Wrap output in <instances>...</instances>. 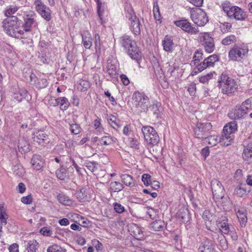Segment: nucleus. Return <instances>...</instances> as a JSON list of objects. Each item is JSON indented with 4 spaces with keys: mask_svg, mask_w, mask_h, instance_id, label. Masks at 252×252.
<instances>
[{
    "mask_svg": "<svg viewBox=\"0 0 252 252\" xmlns=\"http://www.w3.org/2000/svg\"><path fill=\"white\" fill-rule=\"evenodd\" d=\"M21 20L17 17L6 18L3 22V28L8 35L17 38H27L23 27L21 26Z\"/></svg>",
    "mask_w": 252,
    "mask_h": 252,
    "instance_id": "obj_1",
    "label": "nucleus"
},
{
    "mask_svg": "<svg viewBox=\"0 0 252 252\" xmlns=\"http://www.w3.org/2000/svg\"><path fill=\"white\" fill-rule=\"evenodd\" d=\"M218 86L223 94L230 95L234 93L238 88L236 82L226 74L222 73L218 81Z\"/></svg>",
    "mask_w": 252,
    "mask_h": 252,
    "instance_id": "obj_2",
    "label": "nucleus"
},
{
    "mask_svg": "<svg viewBox=\"0 0 252 252\" xmlns=\"http://www.w3.org/2000/svg\"><path fill=\"white\" fill-rule=\"evenodd\" d=\"M122 46L127 51L130 58L134 60H138L140 57V50L137 47L136 42L128 35L125 34L121 37Z\"/></svg>",
    "mask_w": 252,
    "mask_h": 252,
    "instance_id": "obj_3",
    "label": "nucleus"
},
{
    "mask_svg": "<svg viewBox=\"0 0 252 252\" xmlns=\"http://www.w3.org/2000/svg\"><path fill=\"white\" fill-rule=\"evenodd\" d=\"M222 8L230 18L244 21L247 18L246 13L242 9L236 6H232L229 2L223 3L222 4Z\"/></svg>",
    "mask_w": 252,
    "mask_h": 252,
    "instance_id": "obj_4",
    "label": "nucleus"
},
{
    "mask_svg": "<svg viewBox=\"0 0 252 252\" xmlns=\"http://www.w3.org/2000/svg\"><path fill=\"white\" fill-rule=\"evenodd\" d=\"M132 99L134 101L136 109L140 112H145L148 110L150 102L149 97L144 93L134 92Z\"/></svg>",
    "mask_w": 252,
    "mask_h": 252,
    "instance_id": "obj_5",
    "label": "nucleus"
},
{
    "mask_svg": "<svg viewBox=\"0 0 252 252\" xmlns=\"http://www.w3.org/2000/svg\"><path fill=\"white\" fill-rule=\"evenodd\" d=\"M249 52L246 46H234L228 53V58L232 61L242 62Z\"/></svg>",
    "mask_w": 252,
    "mask_h": 252,
    "instance_id": "obj_6",
    "label": "nucleus"
},
{
    "mask_svg": "<svg viewBox=\"0 0 252 252\" xmlns=\"http://www.w3.org/2000/svg\"><path fill=\"white\" fill-rule=\"evenodd\" d=\"M190 15L192 21L198 26H204L208 22L206 12L200 8L191 9Z\"/></svg>",
    "mask_w": 252,
    "mask_h": 252,
    "instance_id": "obj_7",
    "label": "nucleus"
},
{
    "mask_svg": "<svg viewBox=\"0 0 252 252\" xmlns=\"http://www.w3.org/2000/svg\"><path fill=\"white\" fill-rule=\"evenodd\" d=\"M199 41L205 51L207 53H212L215 49L214 40L209 32H201L199 35Z\"/></svg>",
    "mask_w": 252,
    "mask_h": 252,
    "instance_id": "obj_8",
    "label": "nucleus"
},
{
    "mask_svg": "<svg viewBox=\"0 0 252 252\" xmlns=\"http://www.w3.org/2000/svg\"><path fill=\"white\" fill-rule=\"evenodd\" d=\"M145 140L152 145L158 143L159 139V136L156 130L152 126H143L141 129Z\"/></svg>",
    "mask_w": 252,
    "mask_h": 252,
    "instance_id": "obj_9",
    "label": "nucleus"
},
{
    "mask_svg": "<svg viewBox=\"0 0 252 252\" xmlns=\"http://www.w3.org/2000/svg\"><path fill=\"white\" fill-rule=\"evenodd\" d=\"M35 14L33 11H29L25 13L24 16V24L22 26L25 34L27 38L31 33V28L35 23Z\"/></svg>",
    "mask_w": 252,
    "mask_h": 252,
    "instance_id": "obj_10",
    "label": "nucleus"
},
{
    "mask_svg": "<svg viewBox=\"0 0 252 252\" xmlns=\"http://www.w3.org/2000/svg\"><path fill=\"white\" fill-rule=\"evenodd\" d=\"M34 4L38 13L46 21H49L51 19V11L50 8L41 0H35Z\"/></svg>",
    "mask_w": 252,
    "mask_h": 252,
    "instance_id": "obj_11",
    "label": "nucleus"
},
{
    "mask_svg": "<svg viewBox=\"0 0 252 252\" xmlns=\"http://www.w3.org/2000/svg\"><path fill=\"white\" fill-rule=\"evenodd\" d=\"M251 106V101L247 99L239 107H236L234 109L233 113L230 114V117L233 119H241L248 113V110Z\"/></svg>",
    "mask_w": 252,
    "mask_h": 252,
    "instance_id": "obj_12",
    "label": "nucleus"
},
{
    "mask_svg": "<svg viewBox=\"0 0 252 252\" xmlns=\"http://www.w3.org/2000/svg\"><path fill=\"white\" fill-rule=\"evenodd\" d=\"M174 23L176 26L180 28L184 31L189 34H195L199 32L198 29L193 27L191 24L187 19L175 21Z\"/></svg>",
    "mask_w": 252,
    "mask_h": 252,
    "instance_id": "obj_13",
    "label": "nucleus"
},
{
    "mask_svg": "<svg viewBox=\"0 0 252 252\" xmlns=\"http://www.w3.org/2000/svg\"><path fill=\"white\" fill-rule=\"evenodd\" d=\"M211 186L213 196L216 199H222L224 195V189L221 183L216 179L211 182Z\"/></svg>",
    "mask_w": 252,
    "mask_h": 252,
    "instance_id": "obj_14",
    "label": "nucleus"
},
{
    "mask_svg": "<svg viewBox=\"0 0 252 252\" xmlns=\"http://www.w3.org/2000/svg\"><path fill=\"white\" fill-rule=\"evenodd\" d=\"M212 126L210 123H198L194 129V135L196 138H204L206 134L210 129Z\"/></svg>",
    "mask_w": 252,
    "mask_h": 252,
    "instance_id": "obj_15",
    "label": "nucleus"
},
{
    "mask_svg": "<svg viewBox=\"0 0 252 252\" xmlns=\"http://www.w3.org/2000/svg\"><path fill=\"white\" fill-rule=\"evenodd\" d=\"M32 138L34 142H36L42 146H44L50 142L48 135L41 130H37L33 132Z\"/></svg>",
    "mask_w": 252,
    "mask_h": 252,
    "instance_id": "obj_16",
    "label": "nucleus"
},
{
    "mask_svg": "<svg viewBox=\"0 0 252 252\" xmlns=\"http://www.w3.org/2000/svg\"><path fill=\"white\" fill-rule=\"evenodd\" d=\"M216 224L220 231L225 234H228L231 231L232 226L228 223V219L224 216L219 217L216 221Z\"/></svg>",
    "mask_w": 252,
    "mask_h": 252,
    "instance_id": "obj_17",
    "label": "nucleus"
},
{
    "mask_svg": "<svg viewBox=\"0 0 252 252\" xmlns=\"http://www.w3.org/2000/svg\"><path fill=\"white\" fill-rule=\"evenodd\" d=\"M214 245L213 241L208 238L204 239L200 244L199 248V252H213Z\"/></svg>",
    "mask_w": 252,
    "mask_h": 252,
    "instance_id": "obj_18",
    "label": "nucleus"
},
{
    "mask_svg": "<svg viewBox=\"0 0 252 252\" xmlns=\"http://www.w3.org/2000/svg\"><path fill=\"white\" fill-rule=\"evenodd\" d=\"M235 211L241 225L245 226L248 220L246 210L244 208L235 207Z\"/></svg>",
    "mask_w": 252,
    "mask_h": 252,
    "instance_id": "obj_19",
    "label": "nucleus"
},
{
    "mask_svg": "<svg viewBox=\"0 0 252 252\" xmlns=\"http://www.w3.org/2000/svg\"><path fill=\"white\" fill-rule=\"evenodd\" d=\"M244 160L248 163L252 162V143H249L244 149L242 154Z\"/></svg>",
    "mask_w": 252,
    "mask_h": 252,
    "instance_id": "obj_20",
    "label": "nucleus"
},
{
    "mask_svg": "<svg viewBox=\"0 0 252 252\" xmlns=\"http://www.w3.org/2000/svg\"><path fill=\"white\" fill-rule=\"evenodd\" d=\"M18 147L19 151L21 153H27L30 151V144L24 138H20L18 141Z\"/></svg>",
    "mask_w": 252,
    "mask_h": 252,
    "instance_id": "obj_21",
    "label": "nucleus"
},
{
    "mask_svg": "<svg viewBox=\"0 0 252 252\" xmlns=\"http://www.w3.org/2000/svg\"><path fill=\"white\" fill-rule=\"evenodd\" d=\"M129 24L130 28L133 33L136 35L140 34L142 26L139 19L137 18L135 20H132Z\"/></svg>",
    "mask_w": 252,
    "mask_h": 252,
    "instance_id": "obj_22",
    "label": "nucleus"
},
{
    "mask_svg": "<svg viewBox=\"0 0 252 252\" xmlns=\"http://www.w3.org/2000/svg\"><path fill=\"white\" fill-rule=\"evenodd\" d=\"M212 236L213 240H215V238L218 240L220 242V245L223 250H225L228 248L227 242L224 235L222 234L219 235L217 233L214 232L212 234Z\"/></svg>",
    "mask_w": 252,
    "mask_h": 252,
    "instance_id": "obj_23",
    "label": "nucleus"
},
{
    "mask_svg": "<svg viewBox=\"0 0 252 252\" xmlns=\"http://www.w3.org/2000/svg\"><path fill=\"white\" fill-rule=\"evenodd\" d=\"M233 137V135H231L230 134L223 133L220 138L219 142L221 145L227 146L232 142Z\"/></svg>",
    "mask_w": 252,
    "mask_h": 252,
    "instance_id": "obj_24",
    "label": "nucleus"
},
{
    "mask_svg": "<svg viewBox=\"0 0 252 252\" xmlns=\"http://www.w3.org/2000/svg\"><path fill=\"white\" fill-rule=\"evenodd\" d=\"M163 50L166 52H171L173 49V42L171 37L168 35L165 36L162 41Z\"/></svg>",
    "mask_w": 252,
    "mask_h": 252,
    "instance_id": "obj_25",
    "label": "nucleus"
},
{
    "mask_svg": "<svg viewBox=\"0 0 252 252\" xmlns=\"http://www.w3.org/2000/svg\"><path fill=\"white\" fill-rule=\"evenodd\" d=\"M57 198L59 202L64 205L71 206L73 203V201L63 193L59 194Z\"/></svg>",
    "mask_w": 252,
    "mask_h": 252,
    "instance_id": "obj_26",
    "label": "nucleus"
},
{
    "mask_svg": "<svg viewBox=\"0 0 252 252\" xmlns=\"http://www.w3.org/2000/svg\"><path fill=\"white\" fill-rule=\"evenodd\" d=\"M165 226V222L161 220H156L150 224V229L153 231H161Z\"/></svg>",
    "mask_w": 252,
    "mask_h": 252,
    "instance_id": "obj_27",
    "label": "nucleus"
},
{
    "mask_svg": "<svg viewBox=\"0 0 252 252\" xmlns=\"http://www.w3.org/2000/svg\"><path fill=\"white\" fill-rule=\"evenodd\" d=\"M121 178L122 182L126 185V186L130 187L135 186V181L130 175L128 174H122L121 176Z\"/></svg>",
    "mask_w": 252,
    "mask_h": 252,
    "instance_id": "obj_28",
    "label": "nucleus"
},
{
    "mask_svg": "<svg viewBox=\"0 0 252 252\" xmlns=\"http://www.w3.org/2000/svg\"><path fill=\"white\" fill-rule=\"evenodd\" d=\"M82 43L86 49H90L92 45V38L90 34L85 32L82 34Z\"/></svg>",
    "mask_w": 252,
    "mask_h": 252,
    "instance_id": "obj_29",
    "label": "nucleus"
},
{
    "mask_svg": "<svg viewBox=\"0 0 252 252\" xmlns=\"http://www.w3.org/2000/svg\"><path fill=\"white\" fill-rule=\"evenodd\" d=\"M237 129V124L233 121L230 122L228 125H226L223 129V133H227L230 134L235 132Z\"/></svg>",
    "mask_w": 252,
    "mask_h": 252,
    "instance_id": "obj_30",
    "label": "nucleus"
},
{
    "mask_svg": "<svg viewBox=\"0 0 252 252\" xmlns=\"http://www.w3.org/2000/svg\"><path fill=\"white\" fill-rule=\"evenodd\" d=\"M41 156L39 155H34L31 159V163L33 168L37 170H39L42 167V161L40 159Z\"/></svg>",
    "mask_w": 252,
    "mask_h": 252,
    "instance_id": "obj_31",
    "label": "nucleus"
},
{
    "mask_svg": "<svg viewBox=\"0 0 252 252\" xmlns=\"http://www.w3.org/2000/svg\"><path fill=\"white\" fill-rule=\"evenodd\" d=\"M126 17L130 22H131L132 20H135L138 18L136 17L135 12L130 6H127L125 8Z\"/></svg>",
    "mask_w": 252,
    "mask_h": 252,
    "instance_id": "obj_32",
    "label": "nucleus"
},
{
    "mask_svg": "<svg viewBox=\"0 0 252 252\" xmlns=\"http://www.w3.org/2000/svg\"><path fill=\"white\" fill-rule=\"evenodd\" d=\"M124 189V186L119 182H112L110 184L109 190L110 192H116L121 191Z\"/></svg>",
    "mask_w": 252,
    "mask_h": 252,
    "instance_id": "obj_33",
    "label": "nucleus"
},
{
    "mask_svg": "<svg viewBox=\"0 0 252 252\" xmlns=\"http://www.w3.org/2000/svg\"><path fill=\"white\" fill-rule=\"evenodd\" d=\"M117 139L111 136H104L99 139V142L101 145H109L116 142Z\"/></svg>",
    "mask_w": 252,
    "mask_h": 252,
    "instance_id": "obj_34",
    "label": "nucleus"
},
{
    "mask_svg": "<svg viewBox=\"0 0 252 252\" xmlns=\"http://www.w3.org/2000/svg\"><path fill=\"white\" fill-rule=\"evenodd\" d=\"M70 103L68 99L65 97H60L58 98V105H60V109L65 110L69 106Z\"/></svg>",
    "mask_w": 252,
    "mask_h": 252,
    "instance_id": "obj_35",
    "label": "nucleus"
},
{
    "mask_svg": "<svg viewBox=\"0 0 252 252\" xmlns=\"http://www.w3.org/2000/svg\"><path fill=\"white\" fill-rule=\"evenodd\" d=\"M8 216L2 204H0V223L4 225L7 224Z\"/></svg>",
    "mask_w": 252,
    "mask_h": 252,
    "instance_id": "obj_36",
    "label": "nucleus"
},
{
    "mask_svg": "<svg viewBox=\"0 0 252 252\" xmlns=\"http://www.w3.org/2000/svg\"><path fill=\"white\" fill-rule=\"evenodd\" d=\"M56 174L58 178L62 180H65L67 178V171L65 168L63 166L61 167L57 170Z\"/></svg>",
    "mask_w": 252,
    "mask_h": 252,
    "instance_id": "obj_37",
    "label": "nucleus"
},
{
    "mask_svg": "<svg viewBox=\"0 0 252 252\" xmlns=\"http://www.w3.org/2000/svg\"><path fill=\"white\" fill-rule=\"evenodd\" d=\"M159 106L160 105L158 103L153 104L151 107L150 105L147 111H149L151 114H153L156 118H158L160 114Z\"/></svg>",
    "mask_w": 252,
    "mask_h": 252,
    "instance_id": "obj_38",
    "label": "nucleus"
},
{
    "mask_svg": "<svg viewBox=\"0 0 252 252\" xmlns=\"http://www.w3.org/2000/svg\"><path fill=\"white\" fill-rule=\"evenodd\" d=\"M109 124L114 128L117 129L120 127V121L114 116L111 115L108 118Z\"/></svg>",
    "mask_w": 252,
    "mask_h": 252,
    "instance_id": "obj_39",
    "label": "nucleus"
},
{
    "mask_svg": "<svg viewBox=\"0 0 252 252\" xmlns=\"http://www.w3.org/2000/svg\"><path fill=\"white\" fill-rule=\"evenodd\" d=\"M107 71L111 77H114L117 74V65L111 63H108L107 65Z\"/></svg>",
    "mask_w": 252,
    "mask_h": 252,
    "instance_id": "obj_40",
    "label": "nucleus"
},
{
    "mask_svg": "<svg viewBox=\"0 0 252 252\" xmlns=\"http://www.w3.org/2000/svg\"><path fill=\"white\" fill-rule=\"evenodd\" d=\"M18 9V7L16 6L10 5L8 6L5 10V15L7 18H9L10 17H15L12 15L17 11Z\"/></svg>",
    "mask_w": 252,
    "mask_h": 252,
    "instance_id": "obj_41",
    "label": "nucleus"
},
{
    "mask_svg": "<svg viewBox=\"0 0 252 252\" xmlns=\"http://www.w3.org/2000/svg\"><path fill=\"white\" fill-rule=\"evenodd\" d=\"M38 243L35 240H32L29 241L27 246L28 252H36L38 247Z\"/></svg>",
    "mask_w": 252,
    "mask_h": 252,
    "instance_id": "obj_42",
    "label": "nucleus"
},
{
    "mask_svg": "<svg viewBox=\"0 0 252 252\" xmlns=\"http://www.w3.org/2000/svg\"><path fill=\"white\" fill-rule=\"evenodd\" d=\"M76 196L78 199L81 202H84L88 199L86 189L84 188L81 189L76 192Z\"/></svg>",
    "mask_w": 252,
    "mask_h": 252,
    "instance_id": "obj_43",
    "label": "nucleus"
},
{
    "mask_svg": "<svg viewBox=\"0 0 252 252\" xmlns=\"http://www.w3.org/2000/svg\"><path fill=\"white\" fill-rule=\"evenodd\" d=\"M236 41V37L234 35H230L226 36L221 41L222 44L224 45H229L232 43H235Z\"/></svg>",
    "mask_w": 252,
    "mask_h": 252,
    "instance_id": "obj_44",
    "label": "nucleus"
},
{
    "mask_svg": "<svg viewBox=\"0 0 252 252\" xmlns=\"http://www.w3.org/2000/svg\"><path fill=\"white\" fill-rule=\"evenodd\" d=\"M202 59L203 53L201 50H197L195 52L192 63L194 64V65L196 66V65L199 63V61Z\"/></svg>",
    "mask_w": 252,
    "mask_h": 252,
    "instance_id": "obj_45",
    "label": "nucleus"
},
{
    "mask_svg": "<svg viewBox=\"0 0 252 252\" xmlns=\"http://www.w3.org/2000/svg\"><path fill=\"white\" fill-rule=\"evenodd\" d=\"M204 140L206 142H207L208 144L211 146H214L217 145L218 143V137L216 135H211L210 136L205 137Z\"/></svg>",
    "mask_w": 252,
    "mask_h": 252,
    "instance_id": "obj_46",
    "label": "nucleus"
},
{
    "mask_svg": "<svg viewBox=\"0 0 252 252\" xmlns=\"http://www.w3.org/2000/svg\"><path fill=\"white\" fill-rule=\"evenodd\" d=\"M210 67H211V66L209 65V63L207 62V58L203 61V62L197 64L196 65V68L197 69L198 71L201 72L206 68Z\"/></svg>",
    "mask_w": 252,
    "mask_h": 252,
    "instance_id": "obj_47",
    "label": "nucleus"
},
{
    "mask_svg": "<svg viewBox=\"0 0 252 252\" xmlns=\"http://www.w3.org/2000/svg\"><path fill=\"white\" fill-rule=\"evenodd\" d=\"M210 67H211V66L209 65V63L207 62V58L203 61V62L197 64L196 65V68L197 69L198 71L201 72L206 68Z\"/></svg>",
    "mask_w": 252,
    "mask_h": 252,
    "instance_id": "obj_48",
    "label": "nucleus"
},
{
    "mask_svg": "<svg viewBox=\"0 0 252 252\" xmlns=\"http://www.w3.org/2000/svg\"><path fill=\"white\" fill-rule=\"evenodd\" d=\"M36 80L37 82L35 84L37 88L42 89L47 87L48 82L46 78H37Z\"/></svg>",
    "mask_w": 252,
    "mask_h": 252,
    "instance_id": "obj_49",
    "label": "nucleus"
},
{
    "mask_svg": "<svg viewBox=\"0 0 252 252\" xmlns=\"http://www.w3.org/2000/svg\"><path fill=\"white\" fill-rule=\"evenodd\" d=\"M47 252H66V251L58 245H53L47 248Z\"/></svg>",
    "mask_w": 252,
    "mask_h": 252,
    "instance_id": "obj_50",
    "label": "nucleus"
},
{
    "mask_svg": "<svg viewBox=\"0 0 252 252\" xmlns=\"http://www.w3.org/2000/svg\"><path fill=\"white\" fill-rule=\"evenodd\" d=\"M219 61V58L216 54L211 55L207 58V62L209 63V65H210L211 67L214 66L215 63L218 62Z\"/></svg>",
    "mask_w": 252,
    "mask_h": 252,
    "instance_id": "obj_51",
    "label": "nucleus"
},
{
    "mask_svg": "<svg viewBox=\"0 0 252 252\" xmlns=\"http://www.w3.org/2000/svg\"><path fill=\"white\" fill-rule=\"evenodd\" d=\"M34 126V124L31 120H28L26 123H25L21 125V128L23 130L27 129V131L28 130L32 129L33 126Z\"/></svg>",
    "mask_w": 252,
    "mask_h": 252,
    "instance_id": "obj_52",
    "label": "nucleus"
},
{
    "mask_svg": "<svg viewBox=\"0 0 252 252\" xmlns=\"http://www.w3.org/2000/svg\"><path fill=\"white\" fill-rule=\"evenodd\" d=\"M70 130L72 133L74 134H78L81 132V128L79 125L73 124L70 125Z\"/></svg>",
    "mask_w": 252,
    "mask_h": 252,
    "instance_id": "obj_53",
    "label": "nucleus"
},
{
    "mask_svg": "<svg viewBox=\"0 0 252 252\" xmlns=\"http://www.w3.org/2000/svg\"><path fill=\"white\" fill-rule=\"evenodd\" d=\"M153 13L155 18L158 21L160 19V14L158 3H155L153 7Z\"/></svg>",
    "mask_w": 252,
    "mask_h": 252,
    "instance_id": "obj_54",
    "label": "nucleus"
},
{
    "mask_svg": "<svg viewBox=\"0 0 252 252\" xmlns=\"http://www.w3.org/2000/svg\"><path fill=\"white\" fill-rule=\"evenodd\" d=\"M246 192L247 191L244 188L240 186H238L235 189L234 194L239 197H242L246 194Z\"/></svg>",
    "mask_w": 252,
    "mask_h": 252,
    "instance_id": "obj_55",
    "label": "nucleus"
},
{
    "mask_svg": "<svg viewBox=\"0 0 252 252\" xmlns=\"http://www.w3.org/2000/svg\"><path fill=\"white\" fill-rule=\"evenodd\" d=\"M142 181L145 186L150 185L152 182L151 175L148 174H144L142 176Z\"/></svg>",
    "mask_w": 252,
    "mask_h": 252,
    "instance_id": "obj_56",
    "label": "nucleus"
},
{
    "mask_svg": "<svg viewBox=\"0 0 252 252\" xmlns=\"http://www.w3.org/2000/svg\"><path fill=\"white\" fill-rule=\"evenodd\" d=\"M84 165L87 167V169L92 172H94L97 169L95 163L93 162L86 161L85 162Z\"/></svg>",
    "mask_w": 252,
    "mask_h": 252,
    "instance_id": "obj_57",
    "label": "nucleus"
},
{
    "mask_svg": "<svg viewBox=\"0 0 252 252\" xmlns=\"http://www.w3.org/2000/svg\"><path fill=\"white\" fill-rule=\"evenodd\" d=\"M27 92L25 91H22L21 92L15 94L14 99L20 102L24 98H25Z\"/></svg>",
    "mask_w": 252,
    "mask_h": 252,
    "instance_id": "obj_58",
    "label": "nucleus"
},
{
    "mask_svg": "<svg viewBox=\"0 0 252 252\" xmlns=\"http://www.w3.org/2000/svg\"><path fill=\"white\" fill-rule=\"evenodd\" d=\"M94 39V45L96 52H97L98 51H99L100 50V40L99 35L98 33L95 34Z\"/></svg>",
    "mask_w": 252,
    "mask_h": 252,
    "instance_id": "obj_59",
    "label": "nucleus"
},
{
    "mask_svg": "<svg viewBox=\"0 0 252 252\" xmlns=\"http://www.w3.org/2000/svg\"><path fill=\"white\" fill-rule=\"evenodd\" d=\"M134 237L137 239H141L143 238V231L138 226H136L135 229L133 231Z\"/></svg>",
    "mask_w": 252,
    "mask_h": 252,
    "instance_id": "obj_60",
    "label": "nucleus"
},
{
    "mask_svg": "<svg viewBox=\"0 0 252 252\" xmlns=\"http://www.w3.org/2000/svg\"><path fill=\"white\" fill-rule=\"evenodd\" d=\"M129 145L135 149H139V143L138 141L133 138H129L128 139Z\"/></svg>",
    "mask_w": 252,
    "mask_h": 252,
    "instance_id": "obj_61",
    "label": "nucleus"
},
{
    "mask_svg": "<svg viewBox=\"0 0 252 252\" xmlns=\"http://www.w3.org/2000/svg\"><path fill=\"white\" fill-rule=\"evenodd\" d=\"M114 208L115 211L120 214L122 213L125 211L124 207L119 203H114Z\"/></svg>",
    "mask_w": 252,
    "mask_h": 252,
    "instance_id": "obj_62",
    "label": "nucleus"
},
{
    "mask_svg": "<svg viewBox=\"0 0 252 252\" xmlns=\"http://www.w3.org/2000/svg\"><path fill=\"white\" fill-rule=\"evenodd\" d=\"M214 222V221H212V219L209 220H205V223L206 228L209 230L212 231L213 232V233H214V230H213Z\"/></svg>",
    "mask_w": 252,
    "mask_h": 252,
    "instance_id": "obj_63",
    "label": "nucleus"
},
{
    "mask_svg": "<svg viewBox=\"0 0 252 252\" xmlns=\"http://www.w3.org/2000/svg\"><path fill=\"white\" fill-rule=\"evenodd\" d=\"M21 202L26 204H30L32 202V197L31 195L21 198Z\"/></svg>",
    "mask_w": 252,
    "mask_h": 252,
    "instance_id": "obj_64",
    "label": "nucleus"
}]
</instances>
